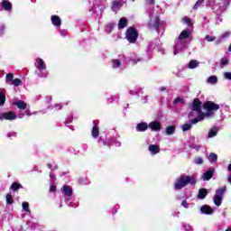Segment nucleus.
<instances>
[{"mask_svg": "<svg viewBox=\"0 0 231 231\" xmlns=\"http://www.w3.org/2000/svg\"><path fill=\"white\" fill-rule=\"evenodd\" d=\"M190 29H186L180 33L173 48L174 55H178L189 48V44H190Z\"/></svg>", "mask_w": 231, "mask_h": 231, "instance_id": "nucleus-1", "label": "nucleus"}, {"mask_svg": "<svg viewBox=\"0 0 231 231\" xmlns=\"http://www.w3.org/2000/svg\"><path fill=\"white\" fill-rule=\"evenodd\" d=\"M203 106V103L199 101V99L195 98L193 100L192 106H191V111L189 113L188 116L191 120V124H198L199 122H202V120L205 119L206 116L205 113H203V110H201V106Z\"/></svg>", "mask_w": 231, "mask_h": 231, "instance_id": "nucleus-2", "label": "nucleus"}, {"mask_svg": "<svg viewBox=\"0 0 231 231\" xmlns=\"http://www.w3.org/2000/svg\"><path fill=\"white\" fill-rule=\"evenodd\" d=\"M148 15L150 18L148 28H150V30H156L157 33L162 37L165 32V22H160V17L158 16V14H154L153 9H151L148 12Z\"/></svg>", "mask_w": 231, "mask_h": 231, "instance_id": "nucleus-3", "label": "nucleus"}, {"mask_svg": "<svg viewBox=\"0 0 231 231\" xmlns=\"http://www.w3.org/2000/svg\"><path fill=\"white\" fill-rule=\"evenodd\" d=\"M196 177L189 176L187 174H181L176 179L173 189L175 190H181V189H185L187 185H196Z\"/></svg>", "mask_w": 231, "mask_h": 231, "instance_id": "nucleus-4", "label": "nucleus"}, {"mask_svg": "<svg viewBox=\"0 0 231 231\" xmlns=\"http://www.w3.org/2000/svg\"><path fill=\"white\" fill-rule=\"evenodd\" d=\"M34 67L36 69L35 73L40 79H48V67L46 66V61L42 58H36L34 62Z\"/></svg>", "mask_w": 231, "mask_h": 231, "instance_id": "nucleus-5", "label": "nucleus"}, {"mask_svg": "<svg viewBox=\"0 0 231 231\" xmlns=\"http://www.w3.org/2000/svg\"><path fill=\"white\" fill-rule=\"evenodd\" d=\"M61 194L65 198V203L68 207H71L72 208H77L79 205L78 200L73 199L71 201V196H73V189L71 187L68 185H64L61 189Z\"/></svg>", "mask_w": 231, "mask_h": 231, "instance_id": "nucleus-6", "label": "nucleus"}, {"mask_svg": "<svg viewBox=\"0 0 231 231\" xmlns=\"http://www.w3.org/2000/svg\"><path fill=\"white\" fill-rule=\"evenodd\" d=\"M120 139V135L116 134L114 137L106 136V139L102 138V136L99 137L97 143L99 145H107V147H111L113 143L116 145V147H122V142L118 141Z\"/></svg>", "mask_w": 231, "mask_h": 231, "instance_id": "nucleus-7", "label": "nucleus"}, {"mask_svg": "<svg viewBox=\"0 0 231 231\" xmlns=\"http://www.w3.org/2000/svg\"><path fill=\"white\" fill-rule=\"evenodd\" d=\"M112 69H118V71H124L127 64V59L124 54H120L117 58L112 59L111 60Z\"/></svg>", "mask_w": 231, "mask_h": 231, "instance_id": "nucleus-8", "label": "nucleus"}, {"mask_svg": "<svg viewBox=\"0 0 231 231\" xmlns=\"http://www.w3.org/2000/svg\"><path fill=\"white\" fill-rule=\"evenodd\" d=\"M154 50H157V51L159 53H161L162 55H163L165 53V49H163V47H162V45L156 44V42H151L149 43L147 51H146L148 59H151V57L152 55V51H154Z\"/></svg>", "mask_w": 231, "mask_h": 231, "instance_id": "nucleus-9", "label": "nucleus"}, {"mask_svg": "<svg viewBox=\"0 0 231 231\" xmlns=\"http://www.w3.org/2000/svg\"><path fill=\"white\" fill-rule=\"evenodd\" d=\"M226 192V187L219 188L216 190V194L213 198L214 205L216 207H221V203H223V196Z\"/></svg>", "mask_w": 231, "mask_h": 231, "instance_id": "nucleus-10", "label": "nucleus"}, {"mask_svg": "<svg viewBox=\"0 0 231 231\" xmlns=\"http://www.w3.org/2000/svg\"><path fill=\"white\" fill-rule=\"evenodd\" d=\"M205 107L207 112L204 113V115L207 118H210V116H214V111H217V109H219V105L212 101H208L205 104Z\"/></svg>", "mask_w": 231, "mask_h": 231, "instance_id": "nucleus-11", "label": "nucleus"}, {"mask_svg": "<svg viewBox=\"0 0 231 231\" xmlns=\"http://www.w3.org/2000/svg\"><path fill=\"white\" fill-rule=\"evenodd\" d=\"M125 39L131 44H134L138 39V31H136L134 27H129L125 32Z\"/></svg>", "mask_w": 231, "mask_h": 231, "instance_id": "nucleus-12", "label": "nucleus"}, {"mask_svg": "<svg viewBox=\"0 0 231 231\" xmlns=\"http://www.w3.org/2000/svg\"><path fill=\"white\" fill-rule=\"evenodd\" d=\"M17 119V114L12 111L5 112L0 114V120H16Z\"/></svg>", "mask_w": 231, "mask_h": 231, "instance_id": "nucleus-13", "label": "nucleus"}, {"mask_svg": "<svg viewBox=\"0 0 231 231\" xmlns=\"http://www.w3.org/2000/svg\"><path fill=\"white\" fill-rule=\"evenodd\" d=\"M13 8L12 2L10 0H2L0 3V12H10Z\"/></svg>", "mask_w": 231, "mask_h": 231, "instance_id": "nucleus-14", "label": "nucleus"}, {"mask_svg": "<svg viewBox=\"0 0 231 231\" xmlns=\"http://www.w3.org/2000/svg\"><path fill=\"white\" fill-rule=\"evenodd\" d=\"M91 135H92V138H94V139H97V138H98V136H100V128L98 127L97 120L93 121Z\"/></svg>", "mask_w": 231, "mask_h": 231, "instance_id": "nucleus-15", "label": "nucleus"}, {"mask_svg": "<svg viewBox=\"0 0 231 231\" xmlns=\"http://www.w3.org/2000/svg\"><path fill=\"white\" fill-rule=\"evenodd\" d=\"M124 0H114L112 2L111 10L116 14L124 6Z\"/></svg>", "mask_w": 231, "mask_h": 231, "instance_id": "nucleus-16", "label": "nucleus"}, {"mask_svg": "<svg viewBox=\"0 0 231 231\" xmlns=\"http://www.w3.org/2000/svg\"><path fill=\"white\" fill-rule=\"evenodd\" d=\"M148 127L152 132L160 133V131H162V123L158 121H152L148 125Z\"/></svg>", "mask_w": 231, "mask_h": 231, "instance_id": "nucleus-17", "label": "nucleus"}, {"mask_svg": "<svg viewBox=\"0 0 231 231\" xmlns=\"http://www.w3.org/2000/svg\"><path fill=\"white\" fill-rule=\"evenodd\" d=\"M214 210L215 209L208 205H203L200 208L201 214H205L206 216H212V214H214Z\"/></svg>", "mask_w": 231, "mask_h": 231, "instance_id": "nucleus-18", "label": "nucleus"}, {"mask_svg": "<svg viewBox=\"0 0 231 231\" xmlns=\"http://www.w3.org/2000/svg\"><path fill=\"white\" fill-rule=\"evenodd\" d=\"M148 151L152 156H156V154H160V145L150 144L148 146Z\"/></svg>", "mask_w": 231, "mask_h": 231, "instance_id": "nucleus-19", "label": "nucleus"}, {"mask_svg": "<svg viewBox=\"0 0 231 231\" xmlns=\"http://www.w3.org/2000/svg\"><path fill=\"white\" fill-rule=\"evenodd\" d=\"M214 172H216V169L210 168L208 171L203 173L202 180L204 181H208L212 179V176H214Z\"/></svg>", "mask_w": 231, "mask_h": 231, "instance_id": "nucleus-20", "label": "nucleus"}, {"mask_svg": "<svg viewBox=\"0 0 231 231\" xmlns=\"http://www.w3.org/2000/svg\"><path fill=\"white\" fill-rule=\"evenodd\" d=\"M51 21L56 28H60V24H62V21L59 15H51Z\"/></svg>", "mask_w": 231, "mask_h": 231, "instance_id": "nucleus-21", "label": "nucleus"}, {"mask_svg": "<svg viewBox=\"0 0 231 231\" xmlns=\"http://www.w3.org/2000/svg\"><path fill=\"white\" fill-rule=\"evenodd\" d=\"M137 133H143L149 129V125L145 122L137 124L135 127Z\"/></svg>", "mask_w": 231, "mask_h": 231, "instance_id": "nucleus-22", "label": "nucleus"}, {"mask_svg": "<svg viewBox=\"0 0 231 231\" xmlns=\"http://www.w3.org/2000/svg\"><path fill=\"white\" fill-rule=\"evenodd\" d=\"M13 106H16L18 107V109H21L22 111H24V109H26V107H27L26 103L20 99L13 102Z\"/></svg>", "mask_w": 231, "mask_h": 231, "instance_id": "nucleus-23", "label": "nucleus"}, {"mask_svg": "<svg viewBox=\"0 0 231 231\" xmlns=\"http://www.w3.org/2000/svg\"><path fill=\"white\" fill-rule=\"evenodd\" d=\"M130 60L134 62V64H138V62H143V58L136 53H134L132 54Z\"/></svg>", "mask_w": 231, "mask_h": 231, "instance_id": "nucleus-24", "label": "nucleus"}, {"mask_svg": "<svg viewBox=\"0 0 231 231\" xmlns=\"http://www.w3.org/2000/svg\"><path fill=\"white\" fill-rule=\"evenodd\" d=\"M199 66V61L196 60H191L187 65L186 68H188V69H196V68H198Z\"/></svg>", "mask_w": 231, "mask_h": 231, "instance_id": "nucleus-25", "label": "nucleus"}, {"mask_svg": "<svg viewBox=\"0 0 231 231\" xmlns=\"http://www.w3.org/2000/svg\"><path fill=\"white\" fill-rule=\"evenodd\" d=\"M218 131L219 128L217 126H214L208 131V138H214L215 136H217Z\"/></svg>", "mask_w": 231, "mask_h": 231, "instance_id": "nucleus-26", "label": "nucleus"}, {"mask_svg": "<svg viewBox=\"0 0 231 231\" xmlns=\"http://www.w3.org/2000/svg\"><path fill=\"white\" fill-rule=\"evenodd\" d=\"M194 125L195 124L191 123V120H189V123H185L180 127H181L183 133H187V131H190L192 129V125Z\"/></svg>", "mask_w": 231, "mask_h": 231, "instance_id": "nucleus-27", "label": "nucleus"}, {"mask_svg": "<svg viewBox=\"0 0 231 231\" xmlns=\"http://www.w3.org/2000/svg\"><path fill=\"white\" fill-rule=\"evenodd\" d=\"M207 84L216 86V84H217V76H209L207 79Z\"/></svg>", "mask_w": 231, "mask_h": 231, "instance_id": "nucleus-28", "label": "nucleus"}, {"mask_svg": "<svg viewBox=\"0 0 231 231\" xmlns=\"http://www.w3.org/2000/svg\"><path fill=\"white\" fill-rule=\"evenodd\" d=\"M126 26H127V18L125 17L121 18L118 23L119 30H124V28H125Z\"/></svg>", "mask_w": 231, "mask_h": 231, "instance_id": "nucleus-29", "label": "nucleus"}, {"mask_svg": "<svg viewBox=\"0 0 231 231\" xmlns=\"http://www.w3.org/2000/svg\"><path fill=\"white\" fill-rule=\"evenodd\" d=\"M219 68H221L223 69V68H225L226 66H228L229 64V60L227 57H223L220 60H219Z\"/></svg>", "mask_w": 231, "mask_h": 231, "instance_id": "nucleus-30", "label": "nucleus"}, {"mask_svg": "<svg viewBox=\"0 0 231 231\" xmlns=\"http://www.w3.org/2000/svg\"><path fill=\"white\" fill-rule=\"evenodd\" d=\"M165 133L167 136H171V134H174L176 133V126L174 125L168 126L165 130Z\"/></svg>", "mask_w": 231, "mask_h": 231, "instance_id": "nucleus-31", "label": "nucleus"}, {"mask_svg": "<svg viewBox=\"0 0 231 231\" xmlns=\"http://www.w3.org/2000/svg\"><path fill=\"white\" fill-rule=\"evenodd\" d=\"M208 159L209 163H216V162H217V154H216L215 152H210Z\"/></svg>", "mask_w": 231, "mask_h": 231, "instance_id": "nucleus-32", "label": "nucleus"}, {"mask_svg": "<svg viewBox=\"0 0 231 231\" xmlns=\"http://www.w3.org/2000/svg\"><path fill=\"white\" fill-rule=\"evenodd\" d=\"M207 189H200L199 190V195H198V198L199 199H205V198H207Z\"/></svg>", "mask_w": 231, "mask_h": 231, "instance_id": "nucleus-33", "label": "nucleus"}, {"mask_svg": "<svg viewBox=\"0 0 231 231\" xmlns=\"http://www.w3.org/2000/svg\"><path fill=\"white\" fill-rule=\"evenodd\" d=\"M183 104H185V99L180 97H178L173 100V106H183Z\"/></svg>", "mask_w": 231, "mask_h": 231, "instance_id": "nucleus-34", "label": "nucleus"}, {"mask_svg": "<svg viewBox=\"0 0 231 231\" xmlns=\"http://www.w3.org/2000/svg\"><path fill=\"white\" fill-rule=\"evenodd\" d=\"M223 11L220 7V9L217 11V16H216V21H217V24H219V23H223V18H221V14H223Z\"/></svg>", "mask_w": 231, "mask_h": 231, "instance_id": "nucleus-35", "label": "nucleus"}, {"mask_svg": "<svg viewBox=\"0 0 231 231\" xmlns=\"http://www.w3.org/2000/svg\"><path fill=\"white\" fill-rule=\"evenodd\" d=\"M22 208H23V212H26L27 214H32V211L30 210V203L23 202Z\"/></svg>", "mask_w": 231, "mask_h": 231, "instance_id": "nucleus-36", "label": "nucleus"}, {"mask_svg": "<svg viewBox=\"0 0 231 231\" xmlns=\"http://www.w3.org/2000/svg\"><path fill=\"white\" fill-rule=\"evenodd\" d=\"M5 102H6V96L4 90H0V106H5Z\"/></svg>", "mask_w": 231, "mask_h": 231, "instance_id": "nucleus-37", "label": "nucleus"}, {"mask_svg": "<svg viewBox=\"0 0 231 231\" xmlns=\"http://www.w3.org/2000/svg\"><path fill=\"white\" fill-rule=\"evenodd\" d=\"M48 109H51V111H60L62 109V104H55L52 106H48Z\"/></svg>", "mask_w": 231, "mask_h": 231, "instance_id": "nucleus-38", "label": "nucleus"}, {"mask_svg": "<svg viewBox=\"0 0 231 231\" xmlns=\"http://www.w3.org/2000/svg\"><path fill=\"white\" fill-rule=\"evenodd\" d=\"M115 28V23H107L105 28L106 33H111Z\"/></svg>", "mask_w": 231, "mask_h": 231, "instance_id": "nucleus-39", "label": "nucleus"}, {"mask_svg": "<svg viewBox=\"0 0 231 231\" xmlns=\"http://www.w3.org/2000/svg\"><path fill=\"white\" fill-rule=\"evenodd\" d=\"M231 0H224L222 5H221V10L222 12H225L228 6H230Z\"/></svg>", "mask_w": 231, "mask_h": 231, "instance_id": "nucleus-40", "label": "nucleus"}, {"mask_svg": "<svg viewBox=\"0 0 231 231\" xmlns=\"http://www.w3.org/2000/svg\"><path fill=\"white\" fill-rule=\"evenodd\" d=\"M204 3H205V0H198L193 6V10H198V8H201Z\"/></svg>", "mask_w": 231, "mask_h": 231, "instance_id": "nucleus-41", "label": "nucleus"}, {"mask_svg": "<svg viewBox=\"0 0 231 231\" xmlns=\"http://www.w3.org/2000/svg\"><path fill=\"white\" fill-rule=\"evenodd\" d=\"M231 35V32L230 31H226L224 33L221 34L220 36V40L221 41H226V39H228V37H230Z\"/></svg>", "mask_w": 231, "mask_h": 231, "instance_id": "nucleus-42", "label": "nucleus"}, {"mask_svg": "<svg viewBox=\"0 0 231 231\" xmlns=\"http://www.w3.org/2000/svg\"><path fill=\"white\" fill-rule=\"evenodd\" d=\"M181 225L185 231H194V228L189 224L183 222Z\"/></svg>", "mask_w": 231, "mask_h": 231, "instance_id": "nucleus-43", "label": "nucleus"}, {"mask_svg": "<svg viewBox=\"0 0 231 231\" xmlns=\"http://www.w3.org/2000/svg\"><path fill=\"white\" fill-rule=\"evenodd\" d=\"M21 84H23V81L20 79H14L12 80V83H11V85L15 86L16 88L18 86H21Z\"/></svg>", "mask_w": 231, "mask_h": 231, "instance_id": "nucleus-44", "label": "nucleus"}, {"mask_svg": "<svg viewBox=\"0 0 231 231\" xmlns=\"http://www.w3.org/2000/svg\"><path fill=\"white\" fill-rule=\"evenodd\" d=\"M139 93L143 94V89L138 88L137 90H129V95H138Z\"/></svg>", "mask_w": 231, "mask_h": 231, "instance_id": "nucleus-45", "label": "nucleus"}, {"mask_svg": "<svg viewBox=\"0 0 231 231\" xmlns=\"http://www.w3.org/2000/svg\"><path fill=\"white\" fill-rule=\"evenodd\" d=\"M182 21L185 23V24H188V26H192V20H190V18L185 16L182 18Z\"/></svg>", "mask_w": 231, "mask_h": 231, "instance_id": "nucleus-46", "label": "nucleus"}, {"mask_svg": "<svg viewBox=\"0 0 231 231\" xmlns=\"http://www.w3.org/2000/svg\"><path fill=\"white\" fill-rule=\"evenodd\" d=\"M23 186H21V184L14 182L12 184L11 189L12 190H19V189H21Z\"/></svg>", "mask_w": 231, "mask_h": 231, "instance_id": "nucleus-47", "label": "nucleus"}, {"mask_svg": "<svg viewBox=\"0 0 231 231\" xmlns=\"http://www.w3.org/2000/svg\"><path fill=\"white\" fill-rule=\"evenodd\" d=\"M115 101L116 102L118 101V96H112L107 98L108 104H113V102H115Z\"/></svg>", "mask_w": 231, "mask_h": 231, "instance_id": "nucleus-48", "label": "nucleus"}, {"mask_svg": "<svg viewBox=\"0 0 231 231\" xmlns=\"http://www.w3.org/2000/svg\"><path fill=\"white\" fill-rule=\"evenodd\" d=\"M71 122H73V115L69 114L65 120V125L71 124Z\"/></svg>", "mask_w": 231, "mask_h": 231, "instance_id": "nucleus-49", "label": "nucleus"}, {"mask_svg": "<svg viewBox=\"0 0 231 231\" xmlns=\"http://www.w3.org/2000/svg\"><path fill=\"white\" fill-rule=\"evenodd\" d=\"M5 198L7 205H12V203H14V198L12 197V195L7 194Z\"/></svg>", "mask_w": 231, "mask_h": 231, "instance_id": "nucleus-50", "label": "nucleus"}, {"mask_svg": "<svg viewBox=\"0 0 231 231\" xmlns=\"http://www.w3.org/2000/svg\"><path fill=\"white\" fill-rule=\"evenodd\" d=\"M51 183L50 192H57V186L55 185V182L52 180Z\"/></svg>", "mask_w": 231, "mask_h": 231, "instance_id": "nucleus-51", "label": "nucleus"}, {"mask_svg": "<svg viewBox=\"0 0 231 231\" xmlns=\"http://www.w3.org/2000/svg\"><path fill=\"white\" fill-rule=\"evenodd\" d=\"M5 30H6V27L4 23H0V37H3L5 35Z\"/></svg>", "mask_w": 231, "mask_h": 231, "instance_id": "nucleus-52", "label": "nucleus"}, {"mask_svg": "<svg viewBox=\"0 0 231 231\" xmlns=\"http://www.w3.org/2000/svg\"><path fill=\"white\" fill-rule=\"evenodd\" d=\"M7 138H10L12 140V138H17V132H9L7 134Z\"/></svg>", "mask_w": 231, "mask_h": 231, "instance_id": "nucleus-53", "label": "nucleus"}, {"mask_svg": "<svg viewBox=\"0 0 231 231\" xmlns=\"http://www.w3.org/2000/svg\"><path fill=\"white\" fill-rule=\"evenodd\" d=\"M24 115H26L27 116H32V113H30V110H25L24 113L18 115V118H23Z\"/></svg>", "mask_w": 231, "mask_h": 231, "instance_id": "nucleus-54", "label": "nucleus"}, {"mask_svg": "<svg viewBox=\"0 0 231 231\" xmlns=\"http://www.w3.org/2000/svg\"><path fill=\"white\" fill-rule=\"evenodd\" d=\"M5 79H6V81L7 82H13L14 80V75L12 73H8L6 76H5Z\"/></svg>", "mask_w": 231, "mask_h": 231, "instance_id": "nucleus-55", "label": "nucleus"}, {"mask_svg": "<svg viewBox=\"0 0 231 231\" xmlns=\"http://www.w3.org/2000/svg\"><path fill=\"white\" fill-rule=\"evenodd\" d=\"M194 163H196V165H202L203 164V158L198 157L197 159H195Z\"/></svg>", "mask_w": 231, "mask_h": 231, "instance_id": "nucleus-56", "label": "nucleus"}, {"mask_svg": "<svg viewBox=\"0 0 231 231\" xmlns=\"http://www.w3.org/2000/svg\"><path fill=\"white\" fill-rule=\"evenodd\" d=\"M206 41H208V42H214V41H216V37L206 35Z\"/></svg>", "mask_w": 231, "mask_h": 231, "instance_id": "nucleus-57", "label": "nucleus"}, {"mask_svg": "<svg viewBox=\"0 0 231 231\" xmlns=\"http://www.w3.org/2000/svg\"><path fill=\"white\" fill-rule=\"evenodd\" d=\"M79 183L80 185H88L89 182H88V180H86V179L81 178V179H79Z\"/></svg>", "mask_w": 231, "mask_h": 231, "instance_id": "nucleus-58", "label": "nucleus"}, {"mask_svg": "<svg viewBox=\"0 0 231 231\" xmlns=\"http://www.w3.org/2000/svg\"><path fill=\"white\" fill-rule=\"evenodd\" d=\"M224 79L226 80H231V72H224Z\"/></svg>", "mask_w": 231, "mask_h": 231, "instance_id": "nucleus-59", "label": "nucleus"}, {"mask_svg": "<svg viewBox=\"0 0 231 231\" xmlns=\"http://www.w3.org/2000/svg\"><path fill=\"white\" fill-rule=\"evenodd\" d=\"M48 169H51V172H53V171H57L58 167L57 165H51V164H47Z\"/></svg>", "mask_w": 231, "mask_h": 231, "instance_id": "nucleus-60", "label": "nucleus"}, {"mask_svg": "<svg viewBox=\"0 0 231 231\" xmlns=\"http://www.w3.org/2000/svg\"><path fill=\"white\" fill-rule=\"evenodd\" d=\"M181 207H183L184 208H189V202H187V200H182Z\"/></svg>", "mask_w": 231, "mask_h": 231, "instance_id": "nucleus-61", "label": "nucleus"}, {"mask_svg": "<svg viewBox=\"0 0 231 231\" xmlns=\"http://www.w3.org/2000/svg\"><path fill=\"white\" fill-rule=\"evenodd\" d=\"M59 32L61 37H66V35H68V31L66 30H60Z\"/></svg>", "mask_w": 231, "mask_h": 231, "instance_id": "nucleus-62", "label": "nucleus"}, {"mask_svg": "<svg viewBox=\"0 0 231 231\" xmlns=\"http://www.w3.org/2000/svg\"><path fill=\"white\" fill-rule=\"evenodd\" d=\"M51 100H53V97L51 96H46L45 97V102L47 104H50V102H51Z\"/></svg>", "mask_w": 231, "mask_h": 231, "instance_id": "nucleus-63", "label": "nucleus"}, {"mask_svg": "<svg viewBox=\"0 0 231 231\" xmlns=\"http://www.w3.org/2000/svg\"><path fill=\"white\" fill-rule=\"evenodd\" d=\"M86 151H88V144H82L81 145V152H86Z\"/></svg>", "mask_w": 231, "mask_h": 231, "instance_id": "nucleus-64", "label": "nucleus"}]
</instances>
